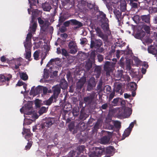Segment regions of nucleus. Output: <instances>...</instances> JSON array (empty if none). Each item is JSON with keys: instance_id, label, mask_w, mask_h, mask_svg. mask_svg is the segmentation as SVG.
Returning a JSON list of instances; mask_svg holds the SVG:
<instances>
[{"instance_id": "1", "label": "nucleus", "mask_w": 157, "mask_h": 157, "mask_svg": "<svg viewBox=\"0 0 157 157\" xmlns=\"http://www.w3.org/2000/svg\"><path fill=\"white\" fill-rule=\"evenodd\" d=\"M32 35L31 33H28L26 38L25 41L24 42V45L25 49L26 55L25 58L29 60L31 57V38Z\"/></svg>"}, {"instance_id": "2", "label": "nucleus", "mask_w": 157, "mask_h": 157, "mask_svg": "<svg viewBox=\"0 0 157 157\" xmlns=\"http://www.w3.org/2000/svg\"><path fill=\"white\" fill-rule=\"evenodd\" d=\"M100 134L102 136L100 139L101 143L105 144L109 143L112 136V133L109 132L102 130Z\"/></svg>"}, {"instance_id": "3", "label": "nucleus", "mask_w": 157, "mask_h": 157, "mask_svg": "<svg viewBox=\"0 0 157 157\" xmlns=\"http://www.w3.org/2000/svg\"><path fill=\"white\" fill-rule=\"evenodd\" d=\"M71 24V25H77L76 27H74V29L78 28L83 25L80 22H79L76 19H71L65 21L63 23V25L66 27L69 26L70 24Z\"/></svg>"}, {"instance_id": "4", "label": "nucleus", "mask_w": 157, "mask_h": 157, "mask_svg": "<svg viewBox=\"0 0 157 157\" xmlns=\"http://www.w3.org/2000/svg\"><path fill=\"white\" fill-rule=\"evenodd\" d=\"M12 78V75L10 74H0V83L2 85H8L9 81Z\"/></svg>"}, {"instance_id": "5", "label": "nucleus", "mask_w": 157, "mask_h": 157, "mask_svg": "<svg viewBox=\"0 0 157 157\" xmlns=\"http://www.w3.org/2000/svg\"><path fill=\"white\" fill-rule=\"evenodd\" d=\"M105 148L102 147H96L95 150L91 153L90 157H99L105 153Z\"/></svg>"}, {"instance_id": "6", "label": "nucleus", "mask_w": 157, "mask_h": 157, "mask_svg": "<svg viewBox=\"0 0 157 157\" xmlns=\"http://www.w3.org/2000/svg\"><path fill=\"white\" fill-rule=\"evenodd\" d=\"M90 47L92 48H98L101 47L102 44L101 40H96L91 38Z\"/></svg>"}, {"instance_id": "7", "label": "nucleus", "mask_w": 157, "mask_h": 157, "mask_svg": "<svg viewBox=\"0 0 157 157\" xmlns=\"http://www.w3.org/2000/svg\"><path fill=\"white\" fill-rule=\"evenodd\" d=\"M88 95V96L83 98V101L85 104L89 105L93 101L95 94L94 92H92Z\"/></svg>"}, {"instance_id": "8", "label": "nucleus", "mask_w": 157, "mask_h": 157, "mask_svg": "<svg viewBox=\"0 0 157 157\" xmlns=\"http://www.w3.org/2000/svg\"><path fill=\"white\" fill-rule=\"evenodd\" d=\"M53 94L52 96L54 98V99L57 100L59 94L60 93L61 89L59 86L56 85L52 87Z\"/></svg>"}, {"instance_id": "9", "label": "nucleus", "mask_w": 157, "mask_h": 157, "mask_svg": "<svg viewBox=\"0 0 157 157\" xmlns=\"http://www.w3.org/2000/svg\"><path fill=\"white\" fill-rule=\"evenodd\" d=\"M54 123V119L53 118H48L45 122L41 124V128H44L45 127L48 128L50 127Z\"/></svg>"}, {"instance_id": "10", "label": "nucleus", "mask_w": 157, "mask_h": 157, "mask_svg": "<svg viewBox=\"0 0 157 157\" xmlns=\"http://www.w3.org/2000/svg\"><path fill=\"white\" fill-rule=\"evenodd\" d=\"M96 85L95 79L94 77H92L90 78L88 82L87 90L90 91L95 87Z\"/></svg>"}, {"instance_id": "11", "label": "nucleus", "mask_w": 157, "mask_h": 157, "mask_svg": "<svg viewBox=\"0 0 157 157\" xmlns=\"http://www.w3.org/2000/svg\"><path fill=\"white\" fill-rule=\"evenodd\" d=\"M68 47L70 49V53L75 54L77 51V46L76 44L73 41H71L69 43Z\"/></svg>"}, {"instance_id": "12", "label": "nucleus", "mask_w": 157, "mask_h": 157, "mask_svg": "<svg viewBox=\"0 0 157 157\" xmlns=\"http://www.w3.org/2000/svg\"><path fill=\"white\" fill-rule=\"evenodd\" d=\"M113 13L115 17L119 23V25H120L122 13L119 10L117 9H114L113 11Z\"/></svg>"}, {"instance_id": "13", "label": "nucleus", "mask_w": 157, "mask_h": 157, "mask_svg": "<svg viewBox=\"0 0 157 157\" xmlns=\"http://www.w3.org/2000/svg\"><path fill=\"white\" fill-rule=\"evenodd\" d=\"M86 81L85 78H81L77 83L76 89L78 90H80Z\"/></svg>"}, {"instance_id": "14", "label": "nucleus", "mask_w": 157, "mask_h": 157, "mask_svg": "<svg viewBox=\"0 0 157 157\" xmlns=\"http://www.w3.org/2000/svg\"><path fill=\"white\" fill-rule=\"evenodd\" d=\"M29 3L30 4V8L28 9V11L29 14H30L31 12H32L31 11V9L33 6H36V4L39 3L38 0H28Z\"/></svg>"}, {"instance_id": "15", "label": "nucleus", "mask_w": 157, "mask_h": 157, "mask_svg": "<svg viewBox=\"0 0 157 157\" xmlns=\"http://www.w3.org/2000/svg\"><path fill=\"white\" fill-rule=\"evenodd\" d=\"M85 67L86 71H88L92 67L93 62L91 61L90 59H88L85 61Z\"/></svg>"}, {"instance_id": "16", "label": "nucleus", "mask_w": 157, "mask_h": 157, "mask_svg": "<svg viewBox=\"0 0 157 157\" xmlns=\"http://www.w3.org/2000/svg\"><path fill=\"white\" fill-rule=\"evenodd\" d=\"M57 100L54 99L52 96H51L48 99L43 101V104L47 105H50L52 102H56Z\"/></svg>"}, {"instance_id": "17", "label": "nucleus", "mask_w": 157, "mask_h": 157, "mask_svg": "<svg viewBox=\"0 0 157 157\" xmlns=\"http://www.w3.org/2000/svg\"><path fill=\"white\" fill-rule=\"evenodd\" d=\"M95 29L98 36L102 38L103 39H105V36L103 34V33L101 31V29L99 27H95Z\"/></svg>"}, {"instance_id": "18", "label": "nucleus", "mask_w": 157, "mask_h": 157, "mask_svg": "<svg viewBox=\"0 0 157 157\" xmlns=\"http://www.w3.org/2000/svg\"><path fill=\"white\" fill-rule=\"evenodd\" d=\"M99 16L101 18L102 21L104 22H109L108 19L106 17V15L103 12L101 11H99Z\"/></svg>"}, {"instance_id": "19", "label": "nucleus", "mask_w": 157, "mask_h": 157, "mask_svg": "<svg viewBox=\"0 0 157 157\" xmlns=\"http://www.w3.org/2000/svg\"><path fill=\"white\" fill-rule=\"evenodd\" d=\"M62 89H66L67 88V83L65 79H62L60 81V85L59 86Z\"/></svg>"}, {"instance_id": "20", "label": "nucleus", "mask_w": 157, "mask_h": 157, "mask_svg": "<svg viewBox=\"0 0 157 157\" xmlns=\"http://www.w3.org/2000/svg\"><path fill=\"white\" fill-rule=\"evenodd\" d=\"M140 17L142 21L143 22L147 23H150V17L149 15H141Z\"/></svg>"}, {"instance_id": "21", "label": "nucleus", "mask_w": 157, "mask_h": 157, "mask_svg": "<svg viewBox=\"0 0 157 157\" xmlns=\"http://www.w3.org/2000/svg\"><path fill=\"white\" fill-rule=\"evenodd\" d=\"M37 24L36 23L34 22L32 25V26L31 25L30 26V32L29 33L32 34H35V32L36 30V29L37 27Z\"/></svg>"}, {"instance_id": "22", "label": "nucleus", "mask_w": 157, "mask_h": 157, "mask_svg": "<svg viewBox=\"0 0 157 157\" xmlns=\"http://www.w3.org/2000/svg\"><path fill=\"white\" fill-rule=\"evenodd\" d=\"M42 7L44 11H49L51 9V5L48 3H46L42 6Z\"/></svg>"}, {"instance_id": "23", "label": "nucleus", "mask_w": 157, "mask_h": 157, "mask_svg": "<svg viewBox=\"0 0 157 157\" xmlns=\"http://www.w3.org/2000/svg\"><path fill=\"white\" fill-rule=\"evenodd\" d=\"M121 10L123 12L125 11L126 9V3L125 0L121 1L120 5Z\"/></svg>"}, {"instance_id": "24", "label": "nucleus", "mask_w": 157, "mask_h": 157, "mask_svg": "<svg viewBox=\"0 0 157 157\" xmlns=\"http://www.w3.org/2000/svg\"><path fill=\"white\" fill-rule=\"evenodd\" d=\"M129 86L131 90H136L137 87L136 83L134 82H130L129 84Z\"/></svg>"}, {"instance_id": "25", "label": "nucleus", "mask_w": 157, "mask_h": 157, "mask_svg": "<svg viewBox=\"0 0 157 157\" xmlns=\"http://www.w3.org/2000/svg\"><path fill=\"white\" fill-rule=\"evenodd\" d=\"M40 53V50H36L34 52L33 54V56L35 60H38L39 59V57Z\"/></svg>"}, {"instance_id": "26", "label": "nucleus", "mask_w": 157, "mask_h": 157, "mask_svg": "<svg viewBox=\"0 0 157 157\" xmlns=\"http://www.w3.org/2000/svg\"><path fill=\"white\" fill-rule=\"evenodd\" d=\"M108 22H104L102 24V28L104 31L108 32L109 31V25Z\"/></svg>"}, {"instance_id": "27", "label": "nucleus", "mask_w": 157, "mask_h": 157, "mask_svg": "<svg viewBox=\"0 0 157 157\" xmlns=\"http://www.w3.org/2000/svg\"><path fill=\"white\" fill-rule=\"evenodd\" d=\"M89 58L88 59H90L91 61L94 62L96 57V53L95 51H92L89 54Z\"/></svg>"}, {"instance_id": "28", "label": "nucleus", "mask_w": 157, "mask_h": 157, "mask_svg": "<svg viewBox=\"0 0 157 157\" xmlns=\"http://www.w3.org/2000/svg\"><path fill=\"white\" fill-rule=\"evenodd\" d=\"M94 73L95 75L99 76L101 73V68L99 66H96L94 68Z\"/></svg>"}, {"instance_id": "29", "label": "nucleus", "mask_w": 157, "mask_h": 157, "mask_svg": "<svg viewBox=\"0 0 157 157\" xmlns=\"http://www.w3.org/2000/svg\"><path fill=\"white\" fill-rule=\"evenodd\" d=\"M89 116L86 113H80L79 118L80 120L84 121Z\"/></svg>"}, {"instance_id": "30", "label": "nucleus", "mask_w": 157, "mask_h": 157, "mask_svg": "<svg viewBox=\"0 0 157 157\" xmlns=\"http://www.w3.org/2000/svg\"><path fill=\"white\" fill-rule=\"evenodd\" d=\"M114 151V148L112 146H110L107 147L106 148V153L109 154H111Z\"/></svg>"}, {"instance_id": "31", "label": "nucleus", "mask_w": 157, "mask_h": 157, "mask_svg": "<svg viewBox=\"0 0 157 157\" xmlns=\"http://www.w3.org/2000/svg\"><path fill=\"white\" fill-rule=\"evenodd\" d=\"M72 113L74 116L77 117L79 113V109L76 108H74L73 109L72 111Z\"/></svg>"}, {"instance_id": "32", "label": "nucleus", "mask_w": 157, "mask_h": 157, "mask_svg": "<svg viewBox=\"0 0 157 157\" xmlns=\"http://www.w3.org/2000/svg\"><path fill=\"white\" fill-rule=\"evenodd\" d=\"M145 35V33L143 31L140 33H138L136 34L135 37L138 39H140L142 38Z\"/></svg>"}, {"instance_id": "33", "label": "nucleus", "mask_w": 157, "mask_h": 157, "mask_svg": "<svg viewBox=\"0 0 157 157\" xmlns=\"http://www.w3.org/2000/svg\"><path fill=\"white\" fill-rule=\"evenodd\" d=\"M122 87V85L121 83H119L116 85L115 87V91H116L117 93H120V90H121V89Z\"/></svg>"}, {"instance_id": "34", "label": "nucleus", "mask_w": 157, "mask_h": 157, "mask_svg": "<svg viewBox=\"0 0 157 157\" xmlns=\"http://www.w3.org/2000/svg\"><path fill=\"white\" fill-rule=\"evenodd\" d=\"M148 52L154 55L157 54V50L155 48H148Z\"/></svg>"}, {"instance_id": "35", "label": "nucleus", "mask_w": 157, "mask_h": 157, "mask_svg": "<svg viewBox=\"0 0 157 157\" xmlns=\"http://www.w3.org/2000/svg\"><path fill=\"white\" fill-rule=\"evenodd\" d=\"M20 76L21 78L23 80L25 81L28 79V76L25 73H21L20 75Z\"/></svg>"}, {"instance_id": "36", "label": "nucleus", "mask_w": 157, "mask_h": 157, "mask_svg": "<svg viewBox=\"0 0 157 157\" xmlns=\"http://www.w3.org/2000/svg\"><path fill=\"white\" fill-rule=\"evenodd\" d=\"M67 18L65 14H63L59 17V21L60 23H62Z\"/></svg>"}, {"instance_id": "37", "label": "nucleus", "mask_w": 157, "mask_h": 157, "mask_svg": "<svg viewBox=\"0 0 157 157\" xmlns=\"http://www.w3.org/2000/svg\"><path fill=\"white\" fill-rule=\"evenodd\" d=\"M47 110V109L45 107H42L40 109L38 113L40 115H41L44 113H46Z\"/></svg>"}, {"instance_id": "38", "label": "nucleus", "mask_w": 157, "mask_h": 157, "mask_svg": "<svg viewBox=\"0 0 157 157\" xmlns=\"http://www.w3.org/2000/svg\"><path fill=\"white\" fill-rule=\"evenodd\" d=\"M130 3L131 4L132 6L134 8H136L138 7V5L136 3L133 2H137L138 0H129Z\"/></svg>"}, {"instance_id": "39", "label": "nucleus", "mask_w": 157, "mask_h": 157, "mask_svg": "<svg viewBox=\"0 0 157 157\" xmlns=\"http://www.w3.org/2000/svg\"><path fill=\"white\" fill-rule=\"evenodd\" d=\"M26 131L27 132H29V130L28 129H25V131H24L25 133H26L25 136V138L28 141H29V140L30 141L29 139L31 136V134L29 133H27V132H26Z\"/></svg>"}, {"instance_id": "40", "label": "nucleus", "mask_w": 157, "mask_h": 157, "mask_svg": "<svg viewBox=\"0 0 157 157\" xmlns=\"http://www.w3.org/2000/svg\"><path fill=\"white\" fill-rule=\"evenodd\" d=\"M120 100H121V99L119 98L114 99L112 101L113 105L114 106L117 105Z\"/></svg>"}, {"instance_id": "41", "label": "nucleus", "mask_w": 157, "mask_h": 157, "mask_svg": "<svg viewBox=\"0 0 157 157\" xmlns=\"http://www.w3.org/2000/svg\"><path fill=\"white\" fill-rule=\"evenodd\" d=\"M123 70H118L116 74V77L118 78H121L123 76Z\"/></svg>"}, {"instance_id": "42", "label": "nucleus", "mask_w": 157, "mask_h": 157, "mask_svg": "<svg viewBox=\"0 0 157 157\" xmlns=\"http://www.w3.org/2000/svg\"><path fill=\"white\" fill-rule=\"evenodd\" d=\"M32 144L33 142L31 140L30 141L29 140L27 145L25 147V149L27 150H29L32 146Z\"/></svg>"}, {"instance_id": "43", "label": "nucleus", "mask_w": 157, "mask_h": 157, "mask_svg": "<svg viewBox=\"0 0 157 157\" xmlns=\"http://www.w3.org/2000/svg\"><path fill=\"white\" fill-rule=\"evenodd\" d=\"M30 94L33 95H37L36 88L35 89L34 86L33 87L30 91Z\"/></svg>"}, {"instance_id": "44", "label": "nucleus", "mask_w": 157, "mask_h": 157, "mask_svg": "<svg viewBox=\"0 0 157 157\" xmlns=\"http://www.w3.org/2000/svg\"><path fill=\"white\" fill-rule=\"evenodd\" d=\"M131 131L130 129L127 128L124 132V135H125L126 137L130 135Z\"/></svg>"}, {"instance_id": "45", "label": "nucleus", "mask_w": 157, "mask_h": 157, "mask_svg": "<svg viewBox=\"0 0 157 157\" xmlns=\"http://www.w3.org/2000/svg\"><path fill=\"white\" fill-rule=\"evenodd\" d=\"M61 51H62V54L63 56L65 57H67V56H69V55L68 53L67 50L66 49H64V48L62 49Z\"/></svg>"}, {"instance_id": "46", "label": "nucleus", "mask_w": 157, "mask_h": 157, "mask_svg": "<svg viewBox=\"0 0 157 157\" xmlns=\"http://www.w3.org/2000/svg\"><path fill=\"white\" fill-rule=\"evenodd\" d=\"M104 71L106 72V75L107 76L110 75V72L111 70V68H104Z\"/></svg>"}, {"instance_id": "47", "label": "nucleus", "mask_w": 157, "mask_h": 157, "mask_svg": "<svg viewBox=\"0 0 157 157\" xmlns=\"http://www.w3.org/2000/svg\"><path fill=\"white\" fill-rule=\"evenodd\" d=\"M100 122L97 121L95 124L94 127V131H96L99 128Z\"/></svg>"}, {"instance_id": "48", "label": "nucleus", "mask_w": 157, "mask_h": 157, "mask_svg": "<svg viewBox=\"0 0 157 157\" xmlns=\"http://www.w3.org/2000/svg\"><path fill=\"white\" fill-rule=\"evenodd\" d=\"M68 105L70 106L68 108V109H63V110L61 111V113H63L67 114V113L68 112L71 110V105L68 104Z\"/></svg>"}, {"instance_id": "49", "label": "nucleus", "mask_w": 157, "mask_h": 157, "mask_svg": "<svg viewBox=\"0 0 157 157\" xmlns=\"http://www.w3.org/2000/svg\"><path fill=\"white\" fill-rule=\"evenodd\" d=\"M40 12V11L38 9H36L32 11V14L33 15L36 16L39 14Z\"/></svg>"}, {"instance_id": "50", "label": "nucleus", "mask_w": 157, "mask_h": 157, "mask_svg": "<svg viewBox=\"0 0 157 157\" xmlns=\"http://www.w3.org/2000/svg\"><path fill=\"white\" fill-rule=\"evenodd\" d=\"M32 108V105L30 103H27L25 106V109L27 110H30Z\"/></svg>"}, {"instance_id": "51", "label": "nucleus", "mask_w": 157, "mask_h": 157, "mask_svg": "<svg viewBox=\"0 0 157 157\" xmlns=\"http://www.w3.org/2000/svg\"><path fill=\"white\" fill-rule=\"evenodd\" d=\"M110 64L111 62H110L108 61H106L104 65V68H111L110 67Z\"/></svg>"}, {"instance_id": "52", "label": "nucleus", "mask_w": 157, "mask_h": 157, "mask_svg": "<svg viewBox=\"0 0 157 157\" xmlns=\"http://www.w3.org/2000/svg\"><path fill=\"white\" fill-rule=\"evenodd\" d=\"M58 58H56L55 59H52L50 60V61L48 62V64H47V66H48V64L51 65L52 64V63L53 62H54L57 61V59H58Z\"/></svg>"}, {"instance_id": "53", "label": "nucleus", "mask_w": 157, "mask_h": 157, "mask_svg": "<svg viewBox=\"0 0 157 157\" xmlns=\"http://www.w3.org/2000/svg\"><path fill=\"white\" fill-rule=\"evenodd\" d=\"M144 29L146 32L148 33L150 32V27L147 25H144L143 28Z\"/></svg>"}, {"instance_id": "54", "label": "nucleus", "mask_w": 157, "mask_h": 157, "mask_svg": "<svg viewBox=\"0 0 157 157\" xmlns=\"http://www.w3.org/2000/svg\"><path fill=\"white\" fill-rule=\"evenodd\" d=\"M85 148V146L84 145H82L78 147V149L80 152H82Z\"/></svg>"}, {"instance_id": "55", "label": "nucleus", "mask_w": 157, "mask_h": 157, "mask_svg": "<svg viewBox=\"0 0 157 157\" xmlns=\"http://www.w3.org/2000/svg\"><path fill=\"white\" fill-rule=\"evenodd\" d=\"M97 57L98 58V61L99 62H101L103 60L104 57L102 55L98 54L97 56Z\"/></svg>"}, {"instance_id": "56", "label": "nucleus", "mask_w": 157, "mask_h": 157, "mask_svg": "<svg viewBox=\"0 0 157 157\" xmlns=\"http://www.w3.org/2000/svg\"><path fill=\"white\" fill-rule=\"evenodd\" d=\"M35 105L37 108H39L40 107V102L39 100L37 99L36 100Z\"/></svg>"}, {"instance_id": "57", "label": "nucleus", "mask_w": 157, "mask_h": 157, "mask_svg": "<svg viewBox=\"0 0 157 157\" xmlns=\"http://www.w3.org/2000/svg\"><path fill=\"white\" fill-rule=\"evenodd\" d=\"M21 58L17 59L16 61L15 64L18 65H20L21 66Z\"/></svg>"}, {"instance_id": "58", "label": "nucleus", "mask_w": 157, "mask_h": 157, "mask_svg": "<svg viewBox=\"0 0 157 157\" xmlns=\"http://www.w3.org/2000/svg\"><path fill=\"white\" fill-rule=\"evenodd\" d=\"M0 60L2 62L5 63L6 62L7 60H8V59L6 58L5 56H3L1 57Z\"/></svg>"}, {"instance_id": "59", "label": "nucleus", "mask_w": 157, "mask_h": 157, "mask_svg": "<svg viewBox=\"0 0 157 157\" xmlns=\"http://www.w3.org/2000/svg\"><path fill=\"white\" fill-rule=\"evenodd\" d=\"M124 58L122 57L120 59L119 62V64L121 66H123L124 65Z\"/></svg>"}, {"instance_id": "60", "label": "nucleus", "mask_w": 157, "mask_h": 157, "mask_svg": "<svg viewBox=\"0 0 157 157\" xmlns=\"http://www.w3.org/2000/svg\"><path fill=\"white\" fill-rule=\"evenodd\" d=\"M107 92H110L111 91V87L109 85H107L105 86Z\"/></svg>"}, {"instance_id": "61", "label": "nucleus", "mask_w": 157, "mask_h": 157, "mask_svg": "<svg viewBox=\"0 0 157 157\" xmlns=\"http://www.w3.org/2000/svg\"><path fill=\"white\" fill-rule=\"evenodd\" d=\"M36 92H37V95L41 93L42 91V89L41 87L38 86L36 87Z\"/></svg>"}, {"instance_id": "62", "label": "nucleus", "mask_w": 157, "mask_h": 157, "mask_svg": "<svg viewBox=\"0 0 157 157\" xmlns=\"http://www.w3.org/2000/svg\"><path fill=\"white\" fill-rule=\"evenodd\" d=\"M115 94V91H113L111 94H110L109 96V99L111 100L114 97Z\"/></svg>"}, {"instance_id": "63", "label": "nucleus", "mask_w": 157, "mask_h": 157, "mask_svg": "<svg viewBox=\"0 0 157 157\" xmlns=\"http://www.w3.org/2000/svg\"><path fill=\"white\" fill-rule=\"evenodd\" d=\"M69 129L70 131H72L75 128V125L73 124H71L69 126Z\"/></svg>"}, {"instance_id": "64", "label": "nucleus", "mask_w": 157, "mask_h": 157, "mask_svg": "<svg viewBox=\"0 0 157 157\" xmlns=\"http://www.w3.org/2000/svg\"><path fill=\"white\" fill-rule=\"evenodd\" d=\"M102 85V81H100L98 84L97 86V88L99 90L101 89Z\"/></svg>"}]
</instances>
